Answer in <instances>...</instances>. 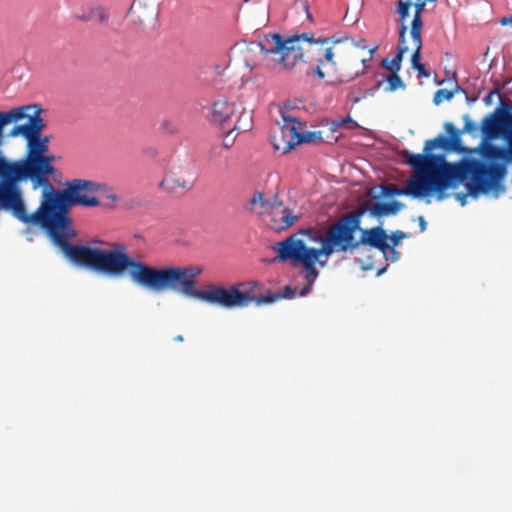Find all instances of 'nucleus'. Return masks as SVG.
I'll return each instance as SVG.
<instances>
[{"instance_id":"cd10ccee","label":"nucleus","mask_w":512,"mask_h":512,"mask_svg":"<svg viewBox=\"0 0 512 512\" xmlns=\"http://www.w3.org/2000/svg\"><path fill=\"white\" fill-rule=\"evenodd\" d=\"M335 125L337 127H347L348 129H354L358 127V124L350 117L341 119L340 121L336 122Z\"/></svg>"},{"instance_id":"c756f323","label":"nucleus","mask_w":512,"mask_h":512,"mask_svg":"<svg viewBox=\"0 0 512 512\" xmlns=\"http://www.w3.org/2000/svg\"><path fill=\"white\" fill-rule=\"evenodd\" d=\"M162 128L164 131L170 134H174L178 131L177 126L172 121H163Z\"/></svg>"},{"instance_id":"0eeeda50","label":"nucleus","mask_w":512,"mask_h":512,"mask_svg":"<svg viewBox=\"0 0 512 512\" xmlns=\"http://www.w3.org/2000/svg\"><path fill=\"white\" fill-rule=\"evenodd\" d=\"M199 266H173L161 292L173 291L182 295L203 300L226 309L244 308L251 303L260 306L270 304L282 298L294 295L290 286H285L281 293L268 291L265 296H257L255 289L259 283L241 282L226 288L224 286L210 285L207 290L196 289L197 277L202 273Z\"/></svg>"},{"instance_id":"f8f14e48","label":"nucleus","mask_w":512,"mask_h":512,"mask_svg":"<svg viewBox=\"0 0 512 512\" xmlns=\"http://www.w3.org/2000/svg\"><path fill=\"white\" fill-rule=\"evenodd\" d=\"M302 130V123L298 119L283 115V126L281 127V133L283 138H288V140L285 141V145L283 146L285 151L293 149L300 143L311 141L313 134L309 133L305 135L303 134Z\"/></svg>"},{"instance_id":"bb28decb","label":"nucleus","mask_w":512,"mask_h":512,"mask_svg":"<svg viewBox=\"0 0 512 512\" xmlns=\"http://www.w3.org/2000/svg\"><path fill=\"white\" fill-rule=\"evenodd\" d=\"M406 237H407V235L400 230L392 232V234L390 236H388V239L391 241L390 246H392V247L398 246L400 244V242Z\"/></svg>"},{"instance_id":"f704fd0d","label":"nucleus","mask_w":512,"mask_h":512,"mask_svg":"<svg viewBox=\"0 0 512 512\" xmlns=\"http://www.w3.org/2000/svg\"><path fill=\"white\" fill-rule=\"evenodd\" d=\"M476 129V125L473 122L467 121L464 126V130L471 132Z\"/></svg>"},{"instance_id":"ddd939ff","label":"nucleus","mask_w":512,"mask_h":512,"mask_svg":"<svg viewBox=\"0 0 512 512\" xmlns=\"http://www.w3.org/2000/svg\"><path fill=\"white\" fill-rule=\"evenodd\" d=\"M512 115L509 111L496 110L493 114L487 116L482 123V131L485 139L498 137L500 133L506 137L509 134L507 116Z\"/></svg>"},{"instance_id":"b1692460","label":"nucleus","mask_w":512,"mask_h":512,"mask_svg":"<svg viewBox=\"0 0 512 512\" xmlns=\"http://www.w3.org/2000/svg\"><path fill=\"white\" fill-rule=\"evenodd\" d=\"M387 87L386 91L394 92L398 89H404L405 84L402 79L399 77L398 73H390V75L386 78Z\"/></svg>"},{"instance_id":"473e14b6","label":"nucleus","mask_w":512,"mask_h":512,"mask_svg":"<svg viewBox=\"0 0 512 512\" xmlns=\"http://www.w3.org/2000/svg\"><path fill=\"white\" fill-rule=\"evenodd\" d=\"M37 140H39V142L41 144H46L47 146H49L50 138L48 136H43L42 135V131H39V135L37 136Z\"/></svg>"},{"instance_id":"4be33fe9","label":"nucleus","mask_w":512,"mask_h":512,"mask_svg":"<svg viewBox=\"0 0 512 512\" xmlns=\"http://www.w3.org/2000/svg\"><path fill=\"white\" fill-rule=\"evenodd\" d=\"M252 128V117L249 113L243 112L239 116L237 122L234 124L233 128L228 131L230 134L233 131L237 132H246Z\"/></svg>"},{"instance_id":"a19ab883","label":"nucleus","mask_w":512,"mask_h":512,"mask_svg":"<svg viewBox=\"0 0 512 512\" xmlns=\"http://www.w3.org/2000/svg\"><path fill=\"white\" fill-rule=\"evenodd\" d=\"M232 143H233V141H232L231 143H229V142H224V146H225L226 148H229V147L232 145Z\"/></svg>"},{"instance_id":"4468645a","label":"nucleus","mask_w":512,"mask_h":512,"mask_svg":"<svg viewBox=\"0 0 512 512\" xmlns=\"http://www.w3.org/2000/svg\"><path fill=\"white\" fill-rule=\"evenodd\" d=\"M361 236L359 240H357V249L361 245H368L373 248L378 249L383 253V255H387V251L389 249V244L387 243L388 235L385 230L381 227H374L370 229H361Z\"/></svg>"},{"instance_id":"9b49d317","label":"nucleus","mask_w":512,"mask_h":512,"mask_svg":"<svg viewBox=\"0 0 512 512\" xmlns=\"http://www.w3.org/2000/svg\"><path fill=\"white\" fill-rule=\"evenodd\" d=\"M267 212H269L267 225L277 232L291 227L299 219L298 215H295L291 209L276 199L273 200Z\"/></svg>"},{"instance_id":"2eb2a0df","label":"nucleus","mask_w":512,"mask_h":512,"mask_svg":"<svg viewBox=\"0 0 512 512\" xmlns=\"http://www.w3.org/2000/svg\"><path fill=\"white\" fill-rule=\"evenodd\" d=\"M505 139L507 147L487 143L483 149V156L491 161L512 162V139L509 135H506Z\"/></svg>"},{"instance_id":"9d476101","label":"nucleus","mask_w":512,"mask_h":512,"mask_svg":"<svg viewBox=\"0 0 512 512\" xmlns=\"http://www.w3.org/2000/svg\"><path fill=\"white\" fill-rule=\"evenodd\" d=\"M129 14L134 25L143 29L155 27L158 15L156 0H134Z\"/></svg>"},{"instance_id":"2f4dec72","label":"nucleus","mask_w":512,"mask_h":512,"mask_svg":"<svg viewBox=\"0 0 512 512\" xmlns=\"http://www.w3.org/2000/svg\"><path fill=\"white\" fill-rule=\"evenodd\" d=\"M269 21L268 9L266 7L263 8L262 18L259 20L258 25L265 26Z\"/></svg>"},{"instance_id":"4c0bfd02","label":"nucleus","mask_w":512,"mask_h":512,"mask_svg":"<svg viewBox=\"0 0 512 512\" xmlns=\"http://www.w3.org/2000/svg\"><path fill=\"white\" fill-rule=\"evenodd\" d=\"M511 22H512V18L511 17H504L501 20V24L502 25H506V24L511 23Z\"/></svg>"},{"instance_id":"a878e982","label":"nucleus","mask_w":512,"mask_h":512,"mask_svg":"<svg viewBox=\"0 0 512 512\" xmlns=\"http://www.w3.org/2000/svg\"><path fill=\"white\" fill-rule=\"evenodd\" d=\"M381 65L383 68L390 71V73H399V71L401 70V66L398 63H396L393 59L389 60L388 58H384L381 61Z\"/></svg>"},{"instance_id":"79ce46f5","label":"nucleus","mask_w":512,"mask_h":512,"mask_svg":"<svg viewBox=\"0 0 512 512\" xmlns=\"http://www.w3.org/2000/svg\"><path fill=\"white\" fill-rule=\"evenodd\" d=\"M491 98V94L488 95V97L486 98V101L488 102V100Z\"/></svg>"},{"instance_id":"72a5a7b5","label":"nucleus","mask_w":512,"mask_h":512,"mask_svg":"<svg viewBox=\"0 0 512 512\" xmlns=\"http://www.w3.org/2000/svg\"><path fill=\"white\" fill-rule=\"evenodd\" d=\"M302 7L304 9V11L306 12L307 14V18L312 21V15L310 14V11H309V5H308V2L305 0L302 2Z\"/></svg>"},{"instance_id":"f03ea898","label":"nucleus","mask_w":512,"mask_h":512,"mask_svg":"<svg viewBox=\"0 0 512 512\" xmlns=\"http://www.w3.org/2000/svg\"><path fill=\"white\" fill-rule=\"evenodd\" d=\"M333 38L314 39L307 33L284 37L279 33L264 34L257 41L239 45L241 60L250 72L282 68L293 70L298 63L309 65L307 74L318 79L329 78V84L349 83L365 74L378 46L369 49L368 57L351 54L341 66L337 60V45Z\"/></svg>"},{"instance_id":"20e7f679","label":"nucleus","mask_w":512,"mask_h":512,"mask_svg":"<svg viewBox=\"0 0 512 512\" xmlns=\"http://www.w3.org/2000/svg\"><path fill=\"white\" fill-rule=\"evenodd\" d=\"M45 123L38 105L0 112V209L15 217L25 206L20 184L35 165H41L49 146L37 140Z\"/></svg>"},{"instance_id":"c85d7f7f","label":"nucleus","mask_w":512,"mask_h":512,"mask_svg":"<svg viewBox=\"0 0 512 512\" xmlns=\"http://www.w3.org/2000/svg\"><path fill=\"white\" fill-rule=\"evenodd\" d=\"M384 256L387 260H390L392 262H395V261L399 260V258H400L399 252L395 249V247H392L390 245H389V249L387 251V255H384Z\"/></svg>"},{"instance_id":"393cba45","label":"nucleus","mask_w":512,"mask_h":512,"mask_svg":"<svg viewBox=\"0 0 512 512\" xmlns=\"http://www.w3.org/2000/svg\"><path fill=\"white\" fill-rule=\"evenodd\" d=\"M454 92L448 89H439L435 92L433 102L436 105H439L443 101H449L453 98Z\"/></svg>"},{"instance_id":"6ab92c4d","label":"nucleus","mask_w":512,"mask_h":512,"mask_svg":"<svg viewBox=\"0 0 512 512\" xmlns=\"http://www.w3.org/2000/svg\"><path fill=\"white\" fill-rule=\"evenodd\" d=\"M410 35L412 37L414 51L411 56V66L412 68L421 64V50H422V38H421V31L417 30V33H415L414 30L410 29Z\"/></svg>"},{"instance_id":"c9c22d12","label":"nucleus","mask_w":512,"mask_h":512,"mask_svg":"<svg viewBox=\"0 0 512 512\" xmlns=\"http://www.w3.org/2000/svg\"><path fill=\"white\" fill-rule=\"evenodd\" d=\"M418 222H419V226H420L421 231H425L426 228H427V223H426L424 217L423 216H419L418 217Z\"/></svg>"},{"instance_id":"6e6552de","label":"nucleus","mask_w":512,"mask_h":512,"mask_svg":"<svg viewBox=\"0 0 512 512\" xmlns=\"http://www.w3.org/2000/svg\"><path fill=\"white\" fill-rule=\"evenodd\" d=\"M198 177L195 163L187 162L177 170L171 171L161 181L160 186L170 192L189 191L193 188Z\"/></svg>"},{"instance_id":"dca6fc26","label":"nucleus","mask_w":512,"mask_h":512,"mask_svg":"<svg viewBox=\"0 0 512 512\" xmlns=\"http://www.w3.org/2000/svg\"><path fill=\"white\" fill-rule=\"evenodd\" d=\"M360 207H366V212L369 211V213L374 217H383L397 214L404 205L399 201L376 202L371 205L366 202Z\"/></svg>"},{"instance_id":"412c9836","label":"nucleus","mask_w":512,"mask_h":512,"mask_svg":"<svg viewBox=\"0 0 512 512\" xmlns=\"http://www.w3.org/2000/svg\"><path fill=\"white\" fill-rule=\"evenodd\" d=\"M411 7L412 2L410 0H397L396 13L399 15V29L402 27H407L405 21L406 18L409 16V11Z\"/></svg>"},{"instance_id":"423d86ee","label":"nucleus","mask_w":512,"mask_h":512,"mask_svg":"<svg viewBox=\"0 0 512 512\" xmlns=\"http://www.w3.org/2000/svg\"><path fill=\"white\" fill-rule=\"evenodd\" d=\"M366 210V207H358L343 215L328 227L324 235L314 229L301 231L308 235L309 240L320 242V248L307 247L304 241L295 235L289 236L277 244L279 260L291 261L293 266L301 265L305 272V278L311 285L319 274L315 267L316 263L324 267L333 253H353L357 250L355 233L360 230L361 220Z\"/></svg>"},{"instance_id":"e433bc0d","label":"nucleus","mask_w":512,"mask_h":512,"mask_svg":"<svg viewBox=\"0 0 512 512\" xmlns=\"http://www.w3.org/2000/svg\"><path fill=\"white\" fill-rule=\"evenodd\" d=\"M355 46L357 48L367 49L366 40L363 38L359 39L357 42H355Z\"/></svg>"},{"instance_id":"58836bf2","label":"nucleus","mask_w":512,"mask_h":512,"mask_svg":"<svg viewBox=\"0 0 512 512\" xmlns=\"http://www.w3.org/2000/svg\"><path fill=\"white\" fill-rule=\"evenodd\" d=\"M457 198L461 201V204L464 205L465 204V198H466V195H457Z\"/></svg>"},{"instance_id":"7ed1b4c3","label":"nucleus","mask_w":512,"mask_h":512,"mask_svg":"<svg viewBox=\"0 0 512 512\" xmlns=\"http://www.w3.org/2000/svg\"><path fill=\"white\" fill-rule=\"evenodd\" d=\"M445 129L452 140L444 135H438L425 142L423 154L402 152V158L415 171L416 177L411 178L404 188L396 186L384 187L388 196L409 195L414 198L424 197L432 192L443 193L450 187H455L466 180L469 195L476 198L480 194L492 192L498 196L504 192L502 184L506 174L504 164L487 163L481 160H467L459 163H447L443 155L432 154L436 148H449L451 142L456 146L459 142V132L451 123Z\"/></svg>"},{"instance_id":"f3484780","label":"nucleus","mask_w":512,"mask_h":512,"mask_svg":"<svg viewBox=\"0 0 512 512\" xmlns=\"http://www.w3.org/2000/svg\"><path fill=\"white\" fill-rule=\"evenodd\" d=\"M235 105L226 100H218L213 103L211 108V122L217 125H224L234 114Z\"/></svg>"},{"instance_id":"39448f33","label":"nucleus","mask_w":512,"mask_h":512,"mask_svg":"<svg viewBox=\"0 0 512 512\" xmlns=\"http://www.w3.org/2000/svg\"><path fill=\"white\" fill-rule=\"evenodd\" d=\"M45 123L38 105L0 112V209L15 217L25 206L20 184L35 165H41L49 146L37 140Z\"/></svg>"},{"instance_id":"5701e85b","label":"nucleus","mask_w":512,"mask_h":512,"mask_svg":"<svg viewBox=\"0 0 512 512\" xmlns=\"http://www.w3.org/2000/svg\"><path fill=\"white\" fill-rule=\"evenodd\" d=\"M272 203L273 200H265L263 193L257 191L253 194V197L250 200V209L252 210L257 205H260V207L263 209V212H267Z\"/></svg>"},{"instance_id":"ea45409f","label":"nucleus","mask_w":512,"mask_h":512,"mask_svg":"<svg viewBox=\"0 0 512 512\" xmlns=\"http://www.w3.org/2000/svg\"><path fill=\"white\" fill-rule=\"evenodd\" d=\"M175 341L177 342H182L183 341V336L182 335H177L175 338H174Z\"/></svg>"},{"instance_id":"1a4fd4ad","label":"nucleus","mask_w":512,"mask_h":512,"mask_svg":"<svg viewBox=\"0 0 512 512\" xmlns=\"http://www.w3.org/2000/svg\"><path fill=\"white\" fill-rule=\"evenodd\" d=\"M41 165L35 164L30 171L24 176L23 182L30 181L34 190L42 188L43 191H48L53 188L50 177L56 172V168L53 166L56 158L53 155L45 154Z\"/></svg>"},{"instance_id":"aec40b11","label":"nucleus","mask_w":512,"mask_h":512,"mask_svg":"<svg viewBox=\"0 0 512 512\" xmlns=\"http://www.w3.org/2000/svg\"><path fill=\"white\" fill-rule=\"evenodd\" d=\"M408 31V27H402L399 29V44L397 47V53L394 56L393 60L398 63L400 66L403 61L404 54L408 52L409 48L406 43V34Z\"/></svg>"},{"instance_id":"7c9ffc66","label":"nucleus","mask_w":512,"mask_h":512,"mask_svg":"<svg viewBox=\"0 0 512 512\" xmlns=\"http://www.w3.org/2000/svg\"><path fill=\"white\" fill-rule=\"evenodd\" d=\"M413 68L415 70H417L419 77H425V78L429 77V74L427 73L424 64L421 63V64H419V65H417V66H415Z\"/></svg>"},{"instance_id":"f257e3e1","label":"nucleus","mask_w":512,"mask_h":512,"mask_svg":"<svg viewBox=\"0 0 512 512\" xmlns=\"http://www.w3.org/2000/svg\"><path fill=\"white\" fill-rule=\"evenodd\" d=\"M106 190L105 184L86 179H73L66 182L65 189L52 188L42 191L39 207L29 214L24 206L22 215L17 214L15 218L24 224L38 226L45 230L53 243L75 265L110 277H121L128 273L137 285L149 291L161 293L173 266L156 268L134 260L127 253L126 246L122 244L106 250L69 243L77 236L69 216L70 208L99 206L98 196Z\"/></svg>"},{"instance_id":"a211bd4d","label":"nucleus","mask_w":512,"mask_h":512,"mask_svg":"<svg viewBox=\"0 0 512 512\" xmlns=\"http://www.w3.org/2000/svg\"><path fill=\"white\" fill-rule=\"evenodd\" d=\"M75 17L83 22L96 21L98 23H104L109 19V12L107 8L101 5H89L83 7Z\"/></svg>"}]
</instances>
